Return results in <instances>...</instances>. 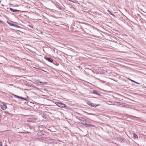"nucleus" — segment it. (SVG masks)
Listing matches in <instances>:
<instances>
[{
	"mask_svg": "<svg viewBox=\"0 0 146 146\" xmlns=\"http://www.w3.org/2000/svg\"><path fill=\"white\" fill-rule=\"evenodd\" d=\"M133 138L135 139H138V137L137 136L135 133H134L133 135Z\"/></svg>",
	"mask_w": 146,
	"mask_h": 146,
	"instance_id": "9b49d317",
	"label": "nucleus"
},
{
	"mask_svg": "<svg viewBox=\"0 0 146 146\" xmlns=\"http://www.w3.org/2000/svg\"><path fill=\"white\" fill-rule=\"evenodd\" d=\"M3 22L1 20H0V23H2Z\"/></svg>",
	"mask_w": 146,
	"mask_h": 146,
	"instance_id": "a878e982",
	"label": "nucleus"
},
{
	"mask_svg": "<svg viewBox=\"0 0 146 146\" xmlns=\"http://www.w3.org/2000/svg\"><path fill=\"white\" fill-rule=\"evenodd\" d=\"M9 9L11 11L14 12H17L19 13L21 11L20 10H18L16 9H13L11 8H10Z\"/></svg>",
	"mask_w": 146,
	"mask_h": 146,
	"instance_id": "39448f33",
	"label": "nucleus"
},
{
	"mask_svg": "<svg viewBox=\"0 0 146 146\" xmlns=\"http://www.w3.org/2000/svg\"><path fill=\"white\" fill-rule=\"evenodd\" d=\"M19 27H18L17 28H19V29H22V28L21 27H20V26H19Z\"/></svg>",
	"mask_w": 146,
	"mask_h": 146,
	"instance_id": "5701e85b",
	"label": "nucleus"
},
{
	"mask_svg": "<svg viewBox=\"0 0 146 146\" xmlns=\"http://www.w3.org/2000/svg\"><path fill=\"white\" fill-rule=\"evenodd\" d=\"M8 114L9 115H11V114L10 113H9V114Z\"/></svg>",
	"mask_w": 146,
	"mask_h": 146,
	"instance_id": "393cba45",
	"label": "nucleus"
},
{
	"mask_svg": "<svg viewBox=\"0 0 146 146\" xmlns=\"http://www.w3.org/2000/svg\"><path fill=\"white\" fill-rule=\"evenodd\" d=\"M15 97H16V96H17V95H14Z\"/></svg>",
	"mask_w": 146,
	"mask_h": 146,
	"instance_id": "c85d7f7f",
	"label": "nucleus"
},
{
	"mask_svg": "<svg viewBox=\"0 0 146 146\" xmlns=\"http://www.w3.org/2000/svg\"><path fill=\"white\" fill-rule=\"evenodd\" d=\"M70 1H71V2H72V1L70 0H69Z\"/></svg>",
	"mask_w": 146,
	"mask_h": 146,
	"instance_id": "2f4dec72",
	"label": "nucleus"
},
{
	"mask_svg": "<svg viewBox=\"0 0 146 146\" xmlns=\"http://www.w3.org/2000/svg\"><path fill=\"white\" fill-rule=\"evenodd\" d=\"M21 96H16V97L17 98H20H20H21Z\"/></svg>",
	"mask_w": 146,
	"mask_h": 146,
	"instance_id": "412c9836",
	"label": "nucleus"
},
{
	"mask_svg": "<svg viewBox=\"0 0 146 146\" xmlns=\"http://www.w3.org/2000/svg\"><path fill=\"white\" fill-rule=\"evenodd\" d=\"M83 125L88 127H92L94 126V125H92L91 124H90L89 123L88 124L86 123H85L84 124L83 123Z\"/></svg>",
	"mask_w": 146,
	"mask_h": 146,
	"instance_id": "20e7f679",
	"label": "nucleus"
},
{
	"mask_svg": "<svg viewBox=\"0 0 146 146\" xmlns=\"http://www.w3.org/2000/svg\"><path fill=\"white\" fill-rule=\"evenodd\" d=\"M27 26L31 28H33V27L32 25H28Z\"/></svg>",
	"mask_w": 146,
	"mask_h": 146,
	"instance_id": "6ab92c4d",
	"label": "nucleus"
},
{
	"mask_svg": "<svg viewBox=\"0 0 146 146\" xmlns=\"http://www.w3.org/2000/svg\"><path fill=\"white\" fill-rule=\"evenodd\" d=\"M129 117L130 118H131V117H133V118H139L138 117H135V116L131 115H129Z\"/></svg>",
	"mask_w": 146,
	"mask_h": 146,
	"instance_id": "ddd939ff",
	"label": "nucleus"
},
{
	"mask_svg": "<svg viewBox=\"0 0 146 146\" xmlns=\"http://www.w3.org/2000/svg\"><path fill=\"white\" fill-rule=\"evenodd\" d=\"M13 26L17 28L18 27H19V26L15 24H13Z\"/></svg>",
	"mask_w": 146,
	"mask_h": 146,
	"instance_id": "a211bd4d",
	"label": "nucleus"
},
{
	"mask_svg": "<svg viewBox=\"0 0 146 146\" xmlns=\"http://www.w3.org/2000/svg\"><path fill=\"white\" fill-rule=\"evenodd\" d=\"M1 121V116L0 115V122Z\"/></svg>",
	"mask_w": 146,
	"mask_h": 146,
	"instance_id": "cd10ccee",
	"label": "nucleus"
},
{
	"mask_svg": "<svg viewBox=\"0 0 146 146\" xmlns=\"http://www.w3.org/2000/svg\"><path fill=\"white\" fill-rule=\"evenodd\" d=\"M1 108L3 110H5L7 108V106L5 104H3V105H1Z\"/></svg>",
	"mask_w": 146,
	"mask_h": 146,
	"instance_id": "423d86ee",
	"label": "nucleus"
},
{
	"mask_svg": "<svg viewBox=\"0 0 146 146\" xmlns=\"http://www.w3.org/2000/svg\"><path fill=\"white\" fill-rule=\"evenodd\" d=\"M87 69H89V70H90L92 71V72H93L92 70L91 69H90V68H87Z\"/></svg>",
	"mask_w": 146,
	"mask_h": 146,
	"instance_id": "b1692460",
	"label": "nucleus"
},
{
	"mask_svg": "<svg viewBox=\"0 0 146 146\" xmlns=\"http://www.w3.org/2000/svg\"><path fill=\"white\" fill-rule=\"evenodd\" d=\"M102 82H103V83H104V82H105V81H102Z\"/></svg>",
	"mask_w": 146,
	"mask_h": 146,
	"instance_id": "7c9ffc66",
	"label": "nucleus"
},
{
	"mask_svg": "<svg viewBox=\"0 0 146 146\" xmlns=\"http://www.w3.org/2000/svg\"><path fill=\"white\" fill-rule=\"evenodd\" d=\"M80 121L82 123V124L83 125V123L84 124L86 123V120L83 118H82L81 119H80Z\"/></svg>",
	"mask_w": 146,
	"mask_h": 146,
	"instance_id": "1a4fd4ad",
	"label": "nucleus"
},
{
	"mask_svg": "<svg viewBox=\"0 0 146 146\" xmlns=\"http://www.w3.org/2000/svg\"><path fill=\"white\" fill-rule=\"evenodd\" d=\"M5 113L6 114H9V112L8 111H6L5 112Z\"/></svg>",
	"mask_w": 146,
	"mask_h": 146,
	"instance_id": "4be33fe9",
	"label": "nucleus"
},
{
	"mask_svg": "<svg viewBox=\"0 0 146 146\" xmlns=\"http://www.w3.org/2000/svg\"><path fill=\"white\" fill-rule=\"evenodd\" d=\"M56 61H55L53 63V64H55L57 66H58L59 65V64L58 63H56V64L55 63L56 62Z\"/></svg>",
	"mask_w": 146,
	"mask_h": 146,
	"instance_id": "dca6fc26",
	"label": "nucleus"
},
{
	"mask_svg": "<svg viewBox=\"0 0 146 146\" xmlns=\"http://www.w3.org/2000/svg\"><path fill=\"white\" fill-rule=\"evenodd\" d=\"M129 80L131 81H132V82H133L135 83L136 84H140L139 83H138L136 82L135 81H134V80H132L131 79H129Z\"/></svg>",
	"mask_w": 146,
	"mask_h": 146,
	"instance_id": "4468645a",
	"label": "nucleus"
},
{
	"mask_svg": "<svg viewBox=\"0 0 146 146\" xmlns=\"http://www.w3.org/2000/svg\"><path fill=\"white\" fill-rule=\"evenodd\" d=\"M44 58L45 60L50 62L53 63V59L50 58L45 56L44 57Z\"/></svg>",
	"mask_w": 146,
	"mask_h": 146,
	"instance_id": "7ed1b4c3",
	"label": "nucleus"
},
{
	"mask_svg": "<svg viewBox=\"0 0 146 146\" xmlns=\"http://www.w3.org/2000/svg\"><path fill=\"white\" fill-rule=\"evenodd\" d=\"M86 104L87 105L91 106L95 108L96 107L100 105V104L96 105L94 104H93L90 101H87L86 102Z\"/></svg>",
	"mask_w": 146,
	"mask_h": 146,
	"instance_id": "f03ea898",
	"label": "nucleus"
},
{
	"mask_svg": "<svg viewBox=\"0 0 146 146\" xmlns=\"http://www.w3.org/2000/svg\"><path fill=\"white\" fill-rule=\"evenodd\" d=\"M20 99L24 100L27 101H29L30 100L29 99H27L25 98H23L21 96V98H20Z\"/></svg>",
	"mask_w": 146,
	"mask_h": 146,
	"instance_id": "9d476101",
	"label": "nucleus"
},
{
	"mask_svg": "<svg viewBox=\"0 0 146 146\" xmlns=\"http://www.w3.org/2000/svg\"><path fill=\"white\" fill-rule=\"evenodd\" d=\"M42 117L43 118H44L46 119H47L48 118L46 116V114H43Z\"/></svg>",
	"mask_w": 146,
	"mask_h": 146,
	"instance_id": "f8f14e48",
	"label": "nucleus"
},
{
	"mask_svg": "<svg viewBox=\"0 0 146 146\" xmlns=\"http://www.w3.org/2000/svg\"><path fill=\"white\" fill-rule=\"evenodd\" d=\"M55 104L61 108H66V109H68V107L61 102H55Z\"/></svg>",
	"mask_w": 146,
	"mask_h": 146,
	"instance_id": "f257e3e1",
	"label": "nucleus"
},
{
	"mask_svg": "<svg viewBox=\"0 0 146 146\" xmlns=\"http://www.w3.org/2000/svg\"><path fill=\"white\" fill-rule=\"evenodd\" d=\"M36 82L38 83H40L42 85H46L47 84V82H41L39 80H37Z\"/></svg>",
	"mask_w": 146,
	"mask_h": 146,
	"instance_id": "0eeeda50",
	"label": "nucleus"
},
{
	"mask_svg": "<svg viewBox=\"0 0 146 146\" xmlns=\"http://www.w3.org/2000/svg\"><path fill=\"white\" fill-rule=\"evenodd\" d=\"M0 146H2V143L0 141Z\"/></svg>",
	"mask_w": 146,
	"mask_h": 146,
	"instance_id": "aec40b11",
	"label": "nucleus"
},
{
	"mask_svg": "<svg viewBox=\"0 0 146 146\" xmlns=\"http://www.w3.org/2000/svg\"><path fill=\"white\" fill-rule=\"evenodd\" d=\"M93 93L94 94L97 95L99 96H101V95L100 94L99 92H97V91L94 90L93 91Z\"/></svg>",
	"mask_w": 146,
	"mask_h": 146,
	"instance_id": "6e6552de",
	"label": "nucleus"
},
{
	"mask_svg": "<svg viewBox=\"0 0 146 146\" xmlns=\"http://www.w3.org/2000/svg\"><path fill=\"white\" fill-rule=\"evenodd\" d=\"M108 12H109V14H110V15H111L113 16V17H115V15H114L112 13H111L110 11H108Z\"/></svg>",
	"mask_w": 146,
	"mask_h": 146,
	"instance_id": "f3484780",
	"label": "nucleus"
},
{
	"mask_svg": "<svg viewBox=\"0 0 146 146\" xmlns=\"http://www.w3.org/2000/svg\"><path fill=\"white\" fill-rule=\"evenodd\" d=\"M7 23L9 24L11 26H13V24L12 23L8 21H7Z\"/></svg>",
	"mask_w": 146,
	"mask_h": 146,
	"instance_id": "2eb2a0df",
	"label": "nucleus"
},
{
	"mask_svg": "<svg viewBox=\"0 0 146 146\" xmlns=\"http://www.w3.org/2000/svg\"><path fill=\"white\" fill-rule=\"evenodd\" d=\"M116 103H117V104H120V102H116Z\"/></svg>",
	"mask_w": 146,
	"mask_h": 146,
	"instance_id": "bb28decb",
	"label": "nucleus"
},
{
	"mask_svg": "<svg viewBox=\"0 0 146 146\" xmlns=\"http://www.w3.org/2000/svg\"><path fill=\"white\" fill-rule=\"evenodd\" d=\"M1 0H0V3H1Z\"/></svg>",
	"mask_w": 146,
	"mask_h": 146,
	"instance_id": "473e14b6",
	"label": "nucleus"
},
{
	"mask_svg": "<svg viewBox=\"0 0 146 146\" xmlns=\"http://www.w3.org/2000/svg\"><path fill=\"white\" fill-rule=\"evenodd\" d=\"M42 70V71H43L45 72V71H44V70H43L42 69V70Z\"/></svg>",
	"mask_w": 146,
	"mask_h": 146,
	"instance_id": "c756f323",
	"label": "nucleus"
}]
</instances>
